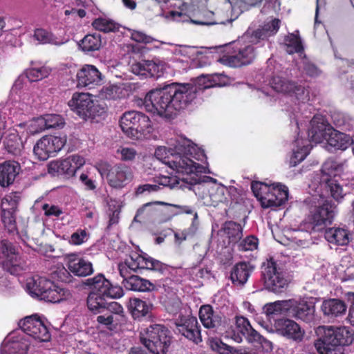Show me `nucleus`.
Segmentation results:
<instances>
[{
  "label": "nucleus",
  "mask_w": 354,
  "mask_h": 354,
  "mask_svg": "<svg viewBox=\"0 0 354 354\" xmlns=\"http://www.w3.org/2000/svg\"><path fill=\"white\" fill-rule=\"evenodd\" d=\"M309 140L298 137L293 142L292 155L290 157V167H295L302 162L308 155L311 147L310 142L322 143L324 140L328 150H345L354 140V136L339 132L335 130L322 116H314L310 120V129L308 131Z\"/></svg>",
  "instance_id": "obj_1"
},
{
  "label": "nucleus",
  "mask_w": 354,
  "mask_h": 354,
  "mask_svg": "<svg viewBox=\"0 0 354 354\" xmlns=\"http://www.w3.org/2000/svg\"><path fill=\"white\" fill-rule=\"evenodd\" d=\"M195 98V89L189 84H172L149 91L144 106L147 111L166 118H172L185 109Z\"/></svg>",
  "instance_id": "obj_2"
},
{
  "label": "nucleus",
  "mask_w": 354,
  "mask_h": 354,
  "mask_svg": "<svg viewBox=\"0 0 354 354\" xmlns=\"http://www.w3.org/2000/svg\"><path fill=\"white\" fill-rule=\"evenodd\" d=\"M176 152L170 156L167 166L180 175L201 173L204 167L192 159L203 161L206 159L204 151L190 140L178 138L174 145Z\"/></svg>",
  "instance_id": "obj_3"
},
{
  "label": "nucleus",
  "mask_w": 354,
  "mask_h": 354,
  "mask_svg": "<svg viewBox=\"0 0 354 354\" xmlns=\"http://www.w3.org/2000/svg\"><path fill=\"white\" fill-rule=\"evenodd\" d=\"M319 332L323 333V335L315 346L319 354H344L343 346L354 342L353 334L345 326H322Z\"/></svg>",
  "instance_id": "obj_4"
},
{
  "label": "nucleus",
  "mask_w": 354,
  "mask_h": 354,
  "mask_svg": "<svg viewBox=\"0 0 354 354\" xmlns=\"http://www.w3.org/2000/svg\"><path fill=\"white\" fill-rule=\"evenodd\" d=\"M25 288L32 297L52 303H58L71 297L69 290L54 284L51 281L38 275L26 278Z\"/></svg>",
  "instance_id": "obj_5"
},
{
  "label": "nucleus",
  "mask_w": 354,
  "mask_h": 354,
  "mask_svg": "<svg viewBox=\"0 0 354 354\" xmlns=\"http://www.w3.org/2000/svg\"><path fill=\"white\" fill-rule=\"evenodd\" d=\"M251 189L263 208L279 207L285 204L288 198V189L281 183L268 185L253 182Z\"/></svg>",
  "instance_id": "obj_6"
},
{
  "label": "nucleus",
  "mask_w": 354,
  "mask_h": 354,
  "mask_svg": "<svg viewBox=\"0 0 354 354\" xmlns=\"http://www.w3.org/2000/svg\"><path fill=\"white\" fill-rule=\"evenodd\" d=\"M140 340L153 354H165L171 343L169 330L162 325L153 324L140 332Z\"/></svg>",
  "instance_id": "obj_7"
},
{
  "label": "nucleus",
  "mask_w": 354,
  "mask_h": 354,
  "mask_svg": "<svg viewBox=\"0 0 354 354\" xmlns=\"http://www.w3.org/2000/svg\"><path fill=\"white\" fill-rule=\"evenodd\" d=\"M122 131L129 138L139 139L146 137L152 131L151 122L149 117L137 111H127L122 114L120 120Z\"/></svg>",
  "instance_id": "obj_8"
},
{
  "label": "nucleus",
  "mask_w": 354,
  "mask_h": 354,
  "mask_svg": "<svg viewBox=\"0 0 354 354\" xmlns=\"http://www.w3.org/2000/svg\"><path fill=\"white\" fill-rule=\"evenodd\" d=\"M96 168L101 176L106 178L108 185L114 189H122L133 179L131 167L122 163L111 165L106 162H100Z\"/></svg>",
  "instance_id": "obj_9"
},
{
  "label": "nucleus",
  "mask_w": 354,
  "mask_h": 354,
  "mask_svg": "<svg viewBox=\"0 0 354 354\" xmlns=\"http://www.w3.org/2000/svg\"><path fill=\"white\" fill-rule=\"evenodd\" d=\"M68 104L73 111L84 119L94 118L106 112L105 106L89 93H75Z\"/></svg>",
  "instance_id": "obj_10"
},
{
  "label": "nucleus",
  "mask_w": 354,
  "mask_h": 354,
  "mask_svg": "<svg viewBox=\"0 0 354 354\" xmlns=\"http://www.w3.org/2000/svg\"><path fill=\"white\" fill-rule=\"evenodd\" d=\"M19 326L21 329L29 344L33 346L39 343L47 342L50 340L51 335L47 326L37 315L27 316L19 322Z\"/></svg>",
  "instance_id": "obj_11"
},
{
  "label": "nucleus",
  "mask_w": 354,
  "mask_h": 354,
  "mask_svg": "<svg viewBox=\"0 0 354 354\" xmlns=\"http://www.w3.org/2000/svg\"><path fill=\"white\" fill-rule=\"evenodd\" d=\"M118 269L120 276L123 278L122 283L124 285L126 279L130 278V276L132 275L131 272H135L138 269L162 272L165 266L160 261L150 257L134 253L124 262L120 263L118 265Z\"/></svg>",
  "instance_id": "obj_12"
},
{
  "label": "nucleus",
  "mask_w": 354,
  "mask_h": 354,
  "mask_svg": "<svg viewBox=\"0 0 354 354\" xmlns=\"http://www.w3.org/2000/svg\"><path fill=\"white\" fill-rule=\"evenodd\" d=\"M270 85L276 92L291 97L298 104H305L310 100L308 88L286 77L279 75L274 76L270 81Z\"/></svg>",
  "instance_id": "obj_13"
},
{
  "label": "nucleus",
  "mask_w": 354,
  "mask_h": 354,
  "mask_svg": "<svg viewBox=\"0 0 354 354\" xmlns=\"http://www.w3.org/2000/svg\"><path fill=\"white\" fill-rule=\"evenodd\" d=\"M335 216V207L328 202L312 209L304 223L306 231L319 232L330 225Z\"/></svg>",
  "instance_id": "obj_14"
},
{
  "label": "nucleus",
  "mask_w": 354,
  "mask_h": 354,
  "mask_svg": "<svg viewBox=\"0 0 354 354\" xmlns=\"http://www.w3.org/2000/svg\"><path fill=\"white\" fill-rule=\"evenodd\" d=\"M206 179L207 180L195 185L194 191L204 200V203L216 206L219 203L225 201L226 187L218 183L217 180L213 178L206 177Z\"/></svg>",
  "instance_id": "obj_15"
},
{
  "label": "nucleus",
  "mask_w": 354,
  "mask_h": 354,
  "mask_svg": "<svg viewBox=\"0 0 354 354\" xmlns=\"http://www.w3.org/2000/svg\"><path fill=\"white\" fill-rule=\"evenodd\" d=\"M66 138L63 136H45L35 145L33 152L41 160H46L55 156L64 147Z\"/></svg>",
  "instance_id": "obj_16"
},
{
  "label": "nucleus",
  "mask_w": 354,
  "mask_h": 354,
  "mask_svg": "<svg viewBox=\"0 0 354 354\" xmlns=\"http://www.w3.org/2000/svg\"><path fill=\"white\" fill-rule=\"evenodd\" d=\"M0 263L5 270L14 275L19 274L25 266L15 248L7 240L0 241Z\"/></svg>",
  "instance_id": "obj_17"
},
{
  "label": "nucleus",
  "mask_w": 354,
  "mask_h": 354,
  "mask_svg": "<svg viewBox=\"0 0 354 354\" xmlns=\"http://www.w3.org/2000/svg\"><path fill=\"white\" fill-rule=\"evenodd\" d=\"M337 165L333 160H327L322 165L319 184L330 192L331 196L336 201L344 197V193L342 186L335 178L337 172ZM319 178V177L317 178Z\"/></svg>",
  "instance_id": "obj_18"
},
{
  "label": "nucleus",
  "mask_w": 354,
  "mask_h": 354,
  "mask_svg": "<svg viewBox=\"0 0 354 354\" xmlns=\"http://www.w3.org/2000/svg\"><path fill=\"white\" fill-rule=\"evenodd\" d=\"M263 277L266 288L274 293H280L285 290L288 281L283 274L277 268V263L270 259L263 263Z\"/></svg>",
  "instance_id": "obj_19"
},
{
  "label": "nucleus",
  "mask_w": 354,
  "mask_h": 354,
  "mask_svg": "<svg viewBox=\"0 0 354 354\" xmlns=\"http://www.w3.org/2000/svg\"><path fill=\"white\" fill-rule=\"evenodd\" d=\"M288 315L306 323L315 321V305L304 299H290Z\"/></svg>",
  "instance_id": "obj_20"
},
{
  "label": "nucleus",
  "mask_w": 354,
  "mask_h": 354,
  "mask_svg": "<svg viewBox=\"0 0 354 354\" xmlns=\"http://www.w3.org/2000/svg\"><path fill=\"white\" fill-rule=\"evenodd\" d=\"M29 341L24 335L15 332L9 334L2 343L1 354H27Z\"/></svg>",
  "instance_id": "obj_21"
},
{
  "label": "nucleus",
  "mask_w": 354,
  "mask_h": 354,
  "mask_svg": "<svg viewBox=\"0 0 354 354\" xmlns=\"http://www.w3.org/2000/svg\"><path fill=\"white\" fill-rule=\"evenodd\" d=\"M272 332H275L281 336L295 342L301 341L304 335V331L300 326L294 320L290 319H277Z\"/></svg>",
  "instance_id": "obj_22"
},
{
  "label": "nucleus",
  "mask_w": 354,
  "mask_h": 354,
  "mask_svg": "<svg viewBox=\"0 0 354 354\" xmlns=\"http://www.w3.org/2000/svg\"><path fill=\"white\" fill-rule=\"evenodd\" d=\"M256 56L254 48L251 45L241 47L232 55H223L220 61L222 64L230 67H239L250 64Z\"/></svg>",
  "instance_id": "obj_23"
},
{
  "label": "nucleus",
  "mask_w": 354,
  "mask_h": 354,
  "mask_svg": "<svg viewBox=\"0 0 354 354\" xmlns=\"http://www.w3.org/2000/svg\"><path fill=\"white\" fill-rule=\"evenodd\" d=\"M77 86L79 88L87 87L89 89L101 84V73L93 65H85L76 75Z\"/></svg>",
  "instance_id": "obj_24"
},
{
  "label": "nucleus",
  "mask_w": 354,
  "mask_h": 354,
  "mask_svg": "<svg viewBox=\"0 0 354 354\" xmlns=\"http://www.w3.org/2000/svg\"><path fill=\"white\" fill-rule=\"evenodd\" d=\"M176 331L187 339L198 344L202 341L197 319L194 317L181 318L176 322Z\"/></svg>",
  "instance_id": "obj_25"
},
{
  "label": "nucleus",
  "mask_w": 354,
  "mask_h": 354,
  "mask_svg": "<svg viewBox=\"0 0 354 354\" xmlns=\"http://www.w3.org/2000/svg\"><path fill=\"white\" fill-rule=\"evenodd\" d=\"M85 164V160L79 155H72L64 160L53 162L50 169L56 170L59 174L66 175L67 177L73 176L76 171Z\"/></svg>",
  "instance_id": "obj_26"
},
{
  "label": "nucleus",
  "mask_w": 354,
  "mask_h": 354,
  "mask_svg": "<svg viewBox=\"0 0 354 354\" xmlns=\"http://www.w3.org/2000/svg\"><path fill=\"white\" fill-rule=\"evenodd\" d=\"M68 270L77 277H86L91 274L94 270L91 261L80 257L75 253L66 257Z\"/></svg>",
  "instance_id": "obj_27"
},
{
  "label": "nucleus",
  "mask_w": 354,
  "mask_h": 354,
  "mask_svg": "<svg viewBox=\"0 0 354 354\" xmlns=\"http://www.w3.org/2000/svg\"><path fill=\"white\" fill-rule=\"evenodd\" d=\"M199 318L203 325L207 328L216 331L222 326V317L218 313L215 312L210 305H203L201 307Z\"/></svg>",
  "instance_id": "obj_28"
},
{
  "label": "nucleus",
  "mask_w": 354,
  "mask_h": 354,
  "mask_svg": "<svg viewBox=\"0 0 354 354\" xmlns=\"http://www.w3.org/2000/svg\"><path fill=\"white\" fill-rule=\"evenodd\" d=\"M20 165L15 161H6L0 165V185L6 187L12 185L20 171Z\"/></svg>",
  "instance_id": "obj_29"
},
{
  "label": "nucleus",
  "mask_w": 354,
  "mask_h": 354,
  "mask_svg": "<svg viewBox=\"0 0 354 354\" xmlns=\"http://www.w3.org/2000/svg\"><path fill=\"white\" fill-rule=\"evenodd\" d=\"M235 325L237 333H234L231 337L235 342L240 343L243 341V336L249 340L252 337L255 336L257 330L252 328L249 321L242 316H236L235 317Z\"/></svg>",
  "instance_id": "obj_30"
},
{
  "label": "nucleus",
  "mask_w": 354,
  "mask_h": 354,
  "mask_svg": "<svg viewBox=\"0 0 354 354\" xmlns=\"http://www.w3.org/2000/svg\"><path fill=\"white\" fill-rule=\"evenodd\" d=\"M243 229L240 224L233 221H228L225 223L221 230L219 231V234L221 237H225L227 239V243H236L242 238Z\"/></svg>",
  "instance_id": "obj_31"
},
{
  "label": "nucleus",
  "mask_w": 354,
  "mask_h": 354,
  "mask_svg": "<svg viewBox=\"0 0 354 354\" xmlns=\"http://www.w3.org/2000/svg\"><path fill=\"white\" fill-rule=\"evenodd\" d=\"M324 236L330 243L337 245H346L350 241L351 234L346 229L331 227L325 231Z\"/></svg>",
  "instance_id": "obj_32"
},
{
  "label": "nucleus",
  "mask_w": 354,
  "mask_h": 354,
  "mask_svg": "<svg viewBox=\"0 0 354 354\" xmlns=\"http://www.w3.org/2000/svg\"><path fill=\"white\" fill-rule=\"evenodd\" d=\"M321 310L325 316L337 317L346 312V306L344 302L339 299H329L322 302Z\"/></svg>",
  "instance_id": "obj_33"
},
{
  "label": "nucleus",
  "mask_w": 354,
  "mask_h": 354,
  "mask_svg": "<svg viewBox=\"0 0 354 354\" xmlns=\"http://www.w3.org/2000/svg\"><path fill=\"white\" fill-rule=\"evenodd\" d=\"M24 131L19 128L16 132L10 131L3 139V144L8 151L14 155H19L24 148L22 137Z\"/></svg>",
  "instance_id": "obj_34"
},
{
  "label": "nucleus",
  "mask_w": 354,
  "mask_h": 354,
  "mask_svg": "<svg viewBox=\"0 0 354 354\" xmlns=\"http://www.w3.org/2000/svg\"><path fill=\"white\" fill-rule=\"evenodd\" d=\"M252 268L245 262L237 263L232 270L230 278L233 284L243 286L246 283Z\"/></svg>",
  "instance_id": "obj_35"
},
{
  "label": "nucleus",
  "mask_w": 354,
  "mask_h": 354,
  "mask_svg": "<svg viewBox=\"0 0 354 354\" xmlns=\"http://www.w3.org/2000/svg\"><path fill=\"white\" fill-rule=\"evenodd\" d=\"M124 286L133 291L146 292L153 289L154 286L149 281L142 279L137 275H131L126 279Z\"/></svg>",
  "instance_id": "obj_36"
},
{
  "label": "nucleus",
  "mask_w": 354,
  "mask_h": 354,
  "mask_svg": "<svg viewBox=\"0 0 354 354\" xmlns=\"http://www.w3.org/2000/svg\"><path fill=\"white\" fill-rule=\"evenodd\" d=\"M86 284L90 287L91 292H95L99 295L105 296L109 286V281L103 274H100L88 279Z\"/></svg>",
  "instance_id": "obj_37"
},
{
  "label": "nucleus",
  "mask_w": 354,
  "mask_h": 354,
  "mask_svg": "<svg viewBox=\"0 0 354 354\" xmlns=\"http://www.w3.org/2000/svg\"><path fill=\"white\" fill-rule=\"evenodd\" d=\"M290 299L277 301L267 304L263 307V310L267 315H277L281 314H289Z\"/></svg>",
  "instance_id": "obj_38"
},
{
  "label": "nucleus",
  "mask_w": 354,
  "mask_h": 354,
  "mask_svg": "<svg viewBox=\"0 0 354 354\" xmlns=\"http://www.w3.org/2000/svg\"><path fill=\"white\" fill-rule=\"evenodd\" d=\"M33 37L38 41L39 44H53L55 46H61L65 44V41L59 40L55 35L51 32L44 30L43 28H37L35 30Z\"/></svg>",
  "instance_id": "obj_39"
},
{
  "label": "nucleus",
  "mask_w": 354,
  "mask_h": 354,
  "mask_svg": "<svg viewBox=\"0 0 354 354\" xmlns=\"http://www.w3.org/2000/svg\"><path fill=\"white\" fill-rule=\"evenodd\" d=\"M87 306L88 309L95 313H100L106 306L105 296L99 295L95 292H91L87 298Z\"/></svg>",
  "instance_id": "obj_40"
},
{
  "label": "nucleus",
  "mask_w": 354,
  "mask_h": 354,
  "mask_svg": "<svg viewBox=\"0 0 354 354\" xmlns=\"http://www.w3.org/2000/svg\"><path fill=\"white\" fill-rule=\"evenodd\" d=\"M157 205H167V203L164 202H149L144 204L137 210L134 220L140 221V219L151 218L158 210Z\"/></svg>",
  "instance_id": "obj_41"
},
{
  "label": "nucleus",
  "mask_w": 354,
  "mask_h": 354,
  "mask_svg": "<svg viewBox=\"0 0 354 354\" xmlns=\"http://www.w3.org/2000/svg\"><path fill=\"white\" fill-rule=\"evenodd\" d=\"M18 127L21 130H26V140L29 135H35L46 130L41 117L35 118L26 123H21Z\"/></svg>",
  "instance_id": "obj_42"
},
{
  "label": "nucleus",
  "mask_w": 354,
  "mask_h": 354,
  "mask_svg": "<svg viewBox=\"0 0 354 354\" xmlns=\"http://www.w3.org/2000/svg\"><path fill=\"white\" fill-rule=\"evenodd\" d=\"M279 26L280 21L277 19H274L264 24L262 30H256L254 32V36L256 39H264L267 37L276 34L279 28Z\"/></svg>",
  "instance_id": "obj_43"
},
{
  "label": "nucleus",
  "mask_w": 354,
  "mask_h": 354,
  "mask_svg": "<svg viewBox=\"0 0 354 354\" xmlns=\"http://www.w3.org/2000/svg\"><path fill=\"white\" fill-rule=\"evenodd\" d=\"M101 45V37L99 34H89L81 41L80 47L84 51L90 52L99 50Z\"/></svg>",
  "instance_id": "obj_44"
},
{
  "label": "nucleus",
  "mask_w": 354,
  "mask_h": 354,
  "mask_svg": "<svg viewBox=\"0 0 354 354\" xmlns=\"http://www.w3.org/2000/svg\"><path fill=\"white\" fill-rule=\"evenodd\" d=\"M130 309L135 318L146 315L149 311L150 306L145 301L140 299H133L130 301Z\"/></svg>",
  "instance_id": "obj_45"
},
{
  "label": "nucleus",
  "mask_w": 354,
  "mask_h": 354,
  "mask_svg": "<svg viewBox=\"0 0 354 354\" xmlns=\"http://www.w3.org/2000/svg\"><path fill=\"white\" fill-rule=\"evenodd\" d=\"M176 140H171L168 147L165 146L158 147L155 151L156 158L167 165V161L170 160V156L175 154L176 150L174 145L176 144Z\"/></svg>",
  "instance_id": "obj_46"
},
{
  "label": "nucleus",
  "mask_w": 354,
  "mask_h": 354,
  "mask_svg": "<svg viewBox=\"0 0 354 354\" xmlns=\"http://www.w3.org/2000/svg\"><path fill=\"white\" fill-rule=\"evenodd\" d=\"M158 185H162L164 187H169L171 189L174 188H188L191 189V186L189 185H185L184 178H180L177 177H169V176H160L158 177L157 180Z\"/></svg>",
  "instance_id": "obj_47"
},
{
  "label": "nucleus",
  "mask_w": 354,
  "mask_h": 354,
  "mask_svg": "<svg viewBox=\"0 0 354 354\" xmlns=\"http://www.w3.org/2000/svg\"><path fill=\"white\" fill-rule=\"evenodd\" d=\"M50 73L48 67H35L26 71V77L30 82H36L48 77Z\"/></svg>",
  "instance_id": "obj_48"
},
{
  "label": "nucleus",
  "mask_w": 354,
  "mask_h": 354,
  "mask_svg": "<svg viewBox=\"0 0 354 354\" xmlns=\"http://www.w3.org/2000/svg\"><path fill=\"white\" fill-rule=\"evenodd\" d=\"M20 199L21 195L19 192H12L6 195L1 201L2 210L10 209L16 211Z\"/></svg>",
  "instance_id": "obj_49"
},
{
  "label": "nucleus",
  "mask_w": 354,
  "mask_h": 354,
  "mask_svg": "<svg viewBox=\"0 0 354 354\" xmlns=\"http://www.w3.org/2000/svg\"><path fill=\"white\" fill-rule=\"evenodd\" d=\"M92 25L96 30L104 32H113L118 28V25L113 21L106 18L96 19Z\"/></svg>",
  "instance_id": "obj_50"
},
{
  "label": "nucleus",
  "mask_w": 354,
  "mask_h": 354,
  "mask_svg": "<svg viewBox=\"0 0 354 354\" xmlns=\"http://www.w3.org/2000/svg\"><path fill=\"white\" fill-rule=\"evenodd\" d=\"M45 129L60 128L64 124V118L57 114H46L41 116Z\"/></svg>",
  "instance_id": "obj_51"
},
{
  "label": "nucleus",
  "mask_w": 354,
  "mask_h": 354,
  "mask_svg": "<svg viewBox=\"0 0 354 354\" xmlns=\"http://www.w3.org/2000/svg\"><path fill=\"white\" fill-rule=\"evenodd\" d=\"M145 64L147 69V77L158 78L162 75L165 70V64L163 62L147 60V64Z\"/></svg>",
  "instance_id": "obj_52"
},
{
  "label": "nucleus",
  "mask_w": 354,
  "mask_h": 354,
  "mask_svg": "<svg viewBox=\"0 0 354 354\" xmlns=\"http://www.w3.org/2000/svg\"><path fill=\"white\" fill-rule=\"evenodd\" d=\"M286 52L289 54L299 53L302 50L300 39L295 34H290L285 38Z\"/></svg>",
  "instance_id": "obj_53"
},
{
  "label": "nucleus",
  "mask_w": 354,
  "mask_h": 354,
  "mask_svg": "<svg viewBox=\"0 0 354 354\" xmlns=\"http://www.w3.org/2000/svg\"><path fill=\"white\" fill-rule=\"evenodd\" d=\"M191 87L195 89V93L196 90H203L209 88L214 87L217 85V83L215 80L214 76L212 75H201L198 77L196 80V87H194L192 85L189 84Z\"/></svg>",
  "instance_id": "obj_54"
},
{
  "label": "nucleus",
  "mask_w": 354,
  "mask_h": 354,
  "mask_svg": "<svg viewBox=\"0 0 354 354\" xmlns=\"http://www.w3.org/2000/svg\"><path fill=\"white\" fill-rule=\"evenodd\" d=\"M15 213V211L10 209L2 210V221L9 232L17 230Z\"/></svg>",
  "instance_id": "obj_55"
},
{
  "label": "nucleus",
  "mask_w": 354,
  "mask_h": 354,
  "mask_svg": "<svg viewBox=\"0 0 354 354\" xmlns=\"http://www.w3.org/2000/svg\"><path fill=\"white\" fill-rule=\"evenodd\" d=\"M115 153L119 160L124 162L132 161L137 156V151L133 148L127 147H120Z\"/></svg>",
  "instance_id": "obj_56"
},
{
  "label": "nucleus",
  "mask_w": 354,
  "mask_h": 354,
  "mask_svg": "<svg viewBox=\"0 0 354 354\" xmlns=\"http://www.w3.org/2000/svg\"><path fill=\"white\" fill-rule=\"evenodd\" d=\"M98 323L105 325L108 328L113 330L116 328L117 326L122 324L118 319L115 318L110 313H105L102 315H99L97 317Z\"/></svg>",
  "instance_id": "obj_57"
},
{
  "label": "nucleus",
  "mask_w": 354,
  "mask_h": 354,
  "mask_svg": "<svg viewBox=\"0 0 354 354\" xmlns=\"http://www.w3.org/2000/svg\"><path fill=\"white\" fill-rule=\"evenodd\" d=\"M108 313L112 315L115 318L118 319L122 324L125 322L123 307L118 302H111L108 306Z\"/></svg>",
  "instance_id": "obj_58"
},
{
  "label": "nucleus",
  "mask_w": 354,
  "mask_h": 354,
  "mask_svg": "<svg viewBox=\"0 0 354 354\" xmlns=\"http://www.w3.org/2000/svg\"><path fill=\"white\" fill-rule=\"evenodd\" d=\"M249 342L257 343L261 347L263 351L267 353L271 352L273 349L272 343L261 335L257 331L256 332L255 336L252 337Z\"/></svg>",
  "instance_id": "obj_59"
},
{
  "label": "nucleus",
  "mask_w": 354,
  "mask_h": 354,
  "mask_svg": "<svg viewBox=\"0 0 354 354\" xmlns=\"http://www.w3.org/2000/svg\"><path fill=\"white\" fill-rule=\"evenodd\" d=\"M120 87L116 85H109L103 87L99 92L101 99H115L120 97L118 91Z\"/></svg>",
  "instance_id": "obj_60"
},
{
  "label": "nucleus",
  "mask_w": 354,
  "mask_h": 354,
  "mask_svg": "<svg viewBox=\"0 0 354 354\" xmlns=\"http://www.w3.org/2000/svg\"><path fill=\"white\" fill-rule=\"evenodd\" d=\"M237 246L239 250H253L257 247V239L252 236H248L240 241Z\"/></svg>",
  "instance_id": "obj_61"
},
{
  "label": "nucleus",
  "mask_w": 354,
  "mask_h": 354,
  "mask_svg": "<svg viewBox=\"0 0 354 354\" xmlns=\"http://www.w3.org/2000/svg\"><path fill=\"white\" fill-rule=\"evenodd\" d=\"M212 348L216 350L218 354H236L234 347L227 345L221 341H216L212 344Z\"/></svg>",
  "instance_id": "obj_62"
},
{
  "label": "nucleus",
  "mask_w": 354,
  "mask_h": 354,
  "mask_svg": "<svg viewBox=\"0 0 354 354\" xmlns=\"http://www.w3.org/2000/svg\"><path fill=\"white\" fill-rule=\"evenodd\" d=\"M88 239V234L84 230H78L74 232L70 239V243L73 245H81Z\"/></svg>",
  "instance_id": "obj_63"
},
{
  "label": "nucleus",
  "mask_w": 354,
  "mask_h": 354,
  "mask_svg": "<svg viewBox=\"0 0 354 354\" xmlns=\"http://www.w3.org/2000/svg\"><path fill=\"white\" fill-rule=\"evenodd\" d=\"M42 209L44 211V214L46 216L58 217L63 214L62 209L55 205L45 203L42 205Z\"/></svg>",
  "instance_id": "obj_64"
}]
</instances>
